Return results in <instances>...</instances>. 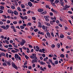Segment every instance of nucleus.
Listing matches in <instances>:
<instances>
[{
  "label": "nucleus",
  "instance_id": "obj_1",
  "mask_svg": "<svg viewBox=\"0 0 73 73\" xmlns=\"http://www.w3.org/2000/svg\"><path fill=\"white\" fill-rule=\"evenodd\" d=\"M15 59L17 60V61H19V60H20V61H21V57L19 56L18 54H15Z\"/></svg>",
  "mask_w": 73,
  "mask_h": 73
},
{
  "label": "nucleus",
  "instance_id": "obj_2",
  "mask_svg": "<svg viewBox=\"0 0 73 73\" xmlns=\"http://www.w3.org/2000/svg\"><path fill=\"white\" fill-rule=\"evenodd\" d=\"M11 65H12V66L13 68H15V69H18L17 66L15 64V63H14V62H12L11 63Z\"/></svg>",
  "mask_w": 73,
  "mask_h": 73
},
{
  "label": "nucleus",
  "instance_id": "obj_3",
  "mask_svg": "<svg viewBox=\"0 0 73 73\" xmlns=\"http://www.w3.org/2000/svg\"><path fill=\"white\" fill-rule=\"evenodd\" d=\"M37 61H38V60H37V58L36 57L34 60H32L31 62L32 63H33V64H34V62H38Z\"/></svg>",
  "mask_w": 73,
  "mask_h": 73
},
{
  "label": "nucleus",
  "instance_id": "obj_4",
  "mask_svg": "<svg viewBox=\"0 0 73 73\" xmlns=\"http://www.w3.org/2000/svg\"><path fill=\"white\" fill-rule=\"evenodd\" d=\"M69 7H70V6H68L66 5H65L64 8H63V9L65 10V11H68V8H69Z\"/></svg>",
  "mask_w": 73,
  "mask_h": 73
},
{
  "label": "nucleus",
  "instance_id": "obj_5",
  "mask_svg": "<svg viewBox=\"0 0 73 73\" xmlns=\"http://www.w3.org/2000/svg\"><path fill=\"white\" fill-rule=\"evenodd\" d=\"M44 17L46 21H49V20L48 18L50 17L49 16H48V15L47 16H44Z\"/></svg>",
  "mask_w": 73,
  "mask_h": 73
},
{
  "label": "nucleus",
  "instance_id": "obj_6",
  "mask_svg": "<svg viewBox=\"0 0 73 73\" xmlns=\"http://www.w3.org/2000/svg\"><path fill=\"white\" fill-rule=\"evenodd\" d=\"M25 40H22V42H21L20 43L21 45H22H22H23L24 44H25Z\"/></svg>",
  "mask_w": 73,
  "mask_h": 73
},
{
  "label": "nucleus",
  "instance_id": "obj_7",
  "mask_svg": "<svg viewBox=\"0 0 73 73\" xmlns=\"http://www.w3.org/2000/svg\"><path fill=\"white\" fill-rule=\"evenodd\" d=\"M8 12L9 13H11V14H13V11H11V10H8Z\"/></svg>",
  "mask_w": 73,
  "mask_h": 73
},
{
  "label": "nucleus",
  "instance_id": "obj_8",
  "mask_svg": "<svg viewBox=\"0 0 73 73\" xmlns=\"http://www.w3.org/2000/svg\"><path fill=\"white\" fill-rule=\"evenodd\" d=\"M38 27L39 28H41L42 27V25H41V23L39 22H38Z\"/></svg>",
  "mask_w": 73,
  "mask_h": 73
},
{
  "label": "nucleus",
  "instance_id": "obj_9",
  "mask_svg": "<svg viewBox=\"0 0 73 73\" xmlns=\"http://www.w3.org/2000/svg\"><path fill=\"white\" fill-rule=\"evenodd\" d=\"M28 4L29 5V6H30V7H32V6L33 5V4L32 3H31V2H28Z\"/></svg>",
  "mask_w": 73,
  "mask_h": 73
},
{
  "label": "nucleus",
  "instance_id": "obj_10",
  "mask_svg": "<svg viewBox=\"0 0 73 73\" xmlns=\"http://www.w3.org/2000/svg\"><path fill=\"white\" fill-rule=\"evenodd\" d=\"M13 13L15 15H19V13H18V12H17L16 10L14 11Z\"/></svg>",
  "mask_w": 73,
  "mask_h": 73
},
{
  "label": "nucleus",
  "instance_id": "obj_11",
  "mask_svg": "<svg viewBox=\"0 0 73 73\" xmlns=\"http://www.w3.org/2000/svg\"><path fill=\"white\" fill-rule=\"evenodd\" d=\"M46 35H47V37H49L50 38L51 37V36H50V33H46Z\"/></svg>",
  "mask_w": 73,
  "mask_h": 73
},
{
  "label": "nucleus",
  "instance_id": "obj_12",
  "mask_svg": "<svg viewBox=\"0 0 73 73\" xmlns=\"http://www.w3.org/2000/svg\"><path fill=\"white\" fill-rule=\"evenodd\" d=\"M38 11L39 12H42L44 10L42 9H38Z\"/></svg>",
  "mask_w": 73,
  "mask_h": 73
},
{
  "label": "nucleus",
  "instance_id": "obj_13",
  "mask_svg": "<svg viewBox=\"0 0 73 73\" xmlns=\"http://www.w3.org/2000/svg\"><path fill=\"white\" fill-rule=\"evenodd\" d=\"M51 11H52L53 12H54L55 13H57V11H56V10L53 9H51Z\"/></svg>",
  "mask_w": 73,
  "mask_h": 73
},
{
  "label": "nucleus",
  "instance_id": "obj_14",
  "mask_svg": "<svg viewBox=\"0 0 73 73\" xmlns=\"http://www.w3.org/2000/svg\"><path fill=\"white\" fill-rule=\"evenodd\" d=\"M44 24H45V25H47V26H50V23H49L45 22Z\"/></svg>",
  "mask_w": 73,
  "mask_h": 73
},
{
  "label": "nucleus",
  "instance_id": "obj_15",
  "mask_svg": "<svg viewBox=\"0 0 73 73\" xmlns=\"http://www.w3.org/2000/svg\"><path fill=\"white\" fill-rule=\"evenodd\" d=\"M5 30H7V29H8L9 28V25H6L5 26Z\"/></svg>",
  "mask_w": 73,
  "mask_h": 73
},
{
  "label": "nucleus",
  "instance_id": "obj_16",
  "mask_svg": "<svg viewBox=\"0 0 73 73\" xmlns=\"http://www.w3.org/2000/svg\"><path fill=\"white\" fill-rule=\"evenodd\" d=\"M32 55L33 56V57H34V58H36V54H33Z\"/></svg>",
  "mask_w": 73,
  "mask_h": 73
},
{
  "label": "nucleus",
  "instance_id": "obj_17",
  "mask_svg": "<svg viewBox=\"0 0 73 73\" xmlns=\"http://www.w3.org/2000/svg\"><path fill=\"white\" fill-rule=\"evenodd\" d=\"M59 1H60L58 0H55L54 3H56V4H58V3H59Z\"/></svg>",
  "mask_w": 73,
  "mask_h": 73
},
{
  "label": "nucleus",
  "instance_id": "obj_18",
  "mask_svg": "<svg viewBox=\"0 0 73 73\" xmlns=\"http://www.w3.org/2000/svg\"><path fill=\"white\" fill-rule=\"evenodd\" d=\"M40 64L41 65H45V63L43 62L42 61H41L40 62Z\"/></svg>",
  "mask_w": 73,
  "mask_h": 73
},
{
  "label": "nucleus",
  "instance_id": "obj_19",
  "mask_svg": "<svg viewBox=\"0 0 73 73\" xmlns=\"http://www.w3.org/2000/svg\"><path fill=\"white\" fill-rule=\"evenodd\" d=\"M17 9L20 12H21V8H20V7H18L17 8Z\"/></svg>",
  "mask_w": 73,
  "mask_h": 73
},
{
  "label": "nucleus",
  "instance_id": "obj_20",
  "mask_svg": "<svg viewBox=\"0 0 73 73\" xmlns=\"http://www.w3.org/2000/svg\"><path fill=\"white\" fill-rule=\"evenodd\" d=\"M0 9H2V10H4V7L3 6H1Z\"/></svg>",
  "mask_w": 73,
  "mask_h": 73
},
{
  "label": "nucleus",
  "instance_id": "obj_21",
  "mask_svg": "<svg viewBox=\"0 0 73 73\" xmlns=\"http://www.w3.org/2000/svg\"><path fill=\"white\" fill-rule=\"evenodd\" d=\"M1 56H4L5 57V53H1Z\"/></svg>",
  "mask_w": 73,
  "mask_h": 73
},
{
  "label": "nucleus",
  "instance_id": "obj_22",
  "mask_svg": "<svg viewBox=\"0 0 73 73\" xmlns=\"http://www.w3.org/2000/svg\"><path fill=\"white\" fill-rule=\"evenodd\" d=\"M42 13V14H43V15H45V14H46V13H47L46 12V11H44Z\"/></svg>",
  "mask_w": 73,
  "mask_h": 73
},
{
  "label": "nucleus",
  "instance_id": "obj_23",
  "mask_svg": "<svg viewBox=\"0 0 73 73\" xmlns=\"http://www.w3.org/2000/svg\"><path fill=\"white\" fill-rule=\"evenodd\" d=\"M65 56V55L63 54H62L60 55V57H62V58H64V57Z\"/></svg>",
  "mask_w": 73,
  "mask_h": 73
},
{
  "label": "nucleus",
  "instance_id": "obj_24",
  "mask_svg": "<svg viewBox=\"0 0 73 73\" xmlns=\"http://www.w3.org/2000/svg\"><path fill=\"white\" fill-rule=\"evenodd\" d=\"M57 46L58 47V48H59L60 46V44L59 43L57 44Z\"/></svg>",
  "mask_w": 73,
  "mask_h": 73
},
{
  "label": "nucleus",
  "instance_id": "obj_25",
  "mask_svg": "<svg viewBox=\"0 0 73 73\" xmlns=\"http://www.w3.org/2000/svg\"><path fill=\"white\" fill-rule=\"evenodd\" d=\"M48 57H47L45 58H44V59L43 60L44 61H46V60H48Z\"/></svg>",
  "mask_w": 73,
  "mask_h": 73
},
{
  "label": "nucleus",
  "instance_id": "obj_26",
  "mask_svg": "<svg viewBox=\"0 0 73 73\" xmlns=\"http://www.w3.org/2000/svg\"><path fill=\"white\" fill-rule=\"evenodd\" d=\"M1 27L2 28H3L4 29H5V27L4 26H1Z\"/></svg>",
  "mask_w": 73,
  "mask_h": 73
},
{
  "label": "nucleus",
  "instance_id": "obj_27",
  "mask_svg": "<svg viewBox=\"0 0 73 73\" xmlns=\"http://www.w3.org/2000/svg\"><path fill=\"white\" fill-rule=\"evenodd\" d=\"M64 37V35L62 34L60 35V38H63Z\"/></svg>",
  "mask_w": 73,
  "mask_h": 73
},
{
  "label": "nucleus",
  "instance_id": "obj_28",
  "mask_svg": "<svg viewBox=\"0 0 73 73\" xmlns=\"http://www.w3.org/2000/svg\"><path fill=\"white\" fill-rule=\"evenodd\" d=\"M24 28H25V27L23 26H20V28L21 29H24Z\"/></svg>",
  "mask_w": 73,
  "mask_h": 73
},
{
  "label": "nucleus",
  "instance_id": "obj_29",
  "mask_svg": "<svg viewBox=\"0 0 73 73\" xmlns=\"http://www.w3.org/2000/svg\"><path fill=\"white\" fill-rule=\"evenodd\" d=\"M21 7L22 8H25V6H24V5L23 4L21 5Z\"/></svg>",
  "mask_w": 73,
  "mask_h": 73
},
{
  "label": "nucleus",
  "instance_id": "obj_30",
  "mask_svg": "<svg viewBox=\"0 0 73 73\" xmlns=\"http://www.w3.org/2000/svg\"><path fill=\"white\" fill-rule=\"evenodd\" d=\"M11 49H13V48H8V50L9 51H10V50H11Z\"/></svg>",
  "mask_w": 73,
  "mask_h": 73
},
{
  "label": "nucleus",
  "instance_id": "obj_31",
  "mask_svg": "<svg viewBox=\"0 0 73 73\" xmlns=\"http://www.w3.org/2000/svg\"><path fill=\"white\" fill-rule=\"evenodd\" d=\"M40 69L41 70H43V71H45V70L43 68H42V67H41L40 68Z\"/></svg>",
  "mask_w": 73,
  "mask_h": 73
},
{
  "label": "nucleus",
  "instance_id": "obj_32",
  "mask_svg": "<svg viewBox=\"0 0 73 73\" xmlns=\"http://www.w3.org/2000/svg\"><path fill=\"white\" fill-rule=\"evenodd\" d=\"M13 24H17V21H15L13 22Z\"/></svg>",
  "mask_w": 73,
  "mask_h": 73
},
{
  "label": "nucleus",
  "instance_id": "obj_33",
  "mask_svg": "<svg viewBox=\"0 0 73 73\" xmlns=\"http://www.w3.org/2000/svg\"><path fill=\"white\" fill-rule=\"evenodd\" d=\"M58 61L57 60H55V64H58Z\"/></svg>",
  "mask_w": 73,
  "mask_h": 73
},
{
  "label": "nucleus",
  "instance_id": "obj_34",
  "mask_svg": "<svg viewBox=\"0 0 73 73\" xmlns=\"http://www.w3.org/2000/svg\"><path fill=\"white\" fill-rule=\"evenodd\" d=\"M34 32H38V29H34Z\"/></svg>",
  "mask_w": 73,
  "mask_h": 73
},
{
  "label": "nucleus",
  "instance_id": "obj_35",
  "mask_svg": "<svg viewBox=\"0 0 73 73\" xmlns=\"http://www.w3.org/2000/svg\"><path fill=\"white\" fill-rule=\"evenodd\" d=\"M7 64H8V65H9V66H10L11 65V63H10L9 62H7Z\"/></svg>",
  "mask_w": 73,
  "mask_h": 73
},
{
  "label": "nucleus",
  "instance_id": "obj_36",
  "mask_svg": "<svg viewBox=\"0 0 73 73\" xmlns=\"http://www.w3.org/2000/svg\"><path fill=\"white\" fill-rule=\"evenodd\" d=\"M67 38H68V39H69V40H72V38L71 37L69 36H68Z\"/></svg>",
  "mask_w": 73,
  "mask_h": 73
},
{
  "label": "nucleus",
  "instance_id": "obj_37",
  "mask_svg": "<svg viewBox=\"0 0 73 73\" xmlns=\"http://www.w3.org/2000/svg\"><path fill=\"white\" fill-rule=\"evenodd\" d=\"M11 8L13 9H15V7L14 6H11Z\"/></svg>",
  "mask_w": 73,
  "mask_h": 73
},
{
  "label": "nucleus",
  "instance_id": "obj_38",
  "mask_svg": "<svg viewBox=\"0 0 73 73\" xmlns=\"http://www.w3.org/2000/svg\"><path fill=\"white\" fill-rule=\"evenodd\" d=\"M42 28H43V29L44 30L45 29V26L44 25H43L42 26Z\"/></svg>",
  "mask_w": 73,
  "mask_h": 73
},
{
  "label": "nucleus",
  "instance_id": "obj_39",
  "mask_svg": "<svg viewBox=\"0 0 73 73\" xmlns=\"http://www.w3.org/2000/svg\"><path fill=\"white\" fill-rule=\"evenodd\" d=\"M14 2L15 3V4L16 5H18L17 2L16 1H14Z\"/></svg>",
  "mask_w": 73,
  "mask_h": 73
},
{
  "label": "nucleus",
  "instance_id": "obj_40",
  "mask_svg": "<svg viewBox=\"0 0 73 73\" xmlns=\"http://www.w3.org/2000/svg\"><path fill=\"white\" fill-rule=\"evenodd\" d=\"M11 28H12V29H15V28L13 26H11Z\"/></svg>",
  "mask_w": 73,
  "mask_h": 73
},
{
  "label": "nucleus",
  "instance_id": "obj_41",
  "mask_svg": "<svg viewBox=\"0 0 73 73\" xmlns=\"http://www.w3.org/2000/svg\"><path fill=\"white\" fill-rule=\"evenodd\" d=\"M5 42H6V43H7V44H9V41L7 40H5Z\"/></svg>",
  "mask_w": 73,
  "mask_h": 73
},
{
  "label": "nucleus",
  "instance_id": "obj_42",
  "mask_svg": "<svg viewBox=\"0 0 73 73\" xmlns=\"http://www.w3.org/2000/svg\"><path fill=\"white\" fill-rule=\"evenodd\" d=\"M0 4H1L2 5H3L5 4V3L4 2H1V3H0Z\"/></svg>",
  "mask_w": 73,
  "mask_h": 73
},
{
  "label": "nucleus",
  "instance_id": "obj_43",
  "mask_svg": "<svg viewBox=\"0 0 73 73\" xmlns=\"http://www.w3.org/2000/svg\"><path fill=\"white\" fill-rule=\"evenodd\" d=\"M24 19H25V20H27L28 19V17L27 16H25L24 17Z\"/></svg>",
  "mask_w": 73,
  "mask_h": 73
},
{
  "label": "nucleus",
  "instance_id": "obj_44",
  "mask_svg": "<svg viewBox=\"0 0 73 73\" xmlns=\"http://www.w3.org/2000/svg\"><path fill=\"white\" fill-rule=\"evenodd\" d=\"M10 23H11V21H10L8 20L7 21V24H9Z\"/></svg>",
  "mask_w": 73,
  "mask_h": 73
},
{
  "label": "nucleus",
  "instance_id": "obj_45",
  "mask_svg": "<svg viewBox=\"0 0 73 73\" xmlns=\"http://www.w3.org/2000/svg\"><path fill=\"white\" fill-rule=\"evenodd\" d=\"M25 57L26 58V59L29 58V57L27 56L26 55H25Z\"/></svg>",
  "mask_w": 73,
  "mask_h": 73
},
{
  "label": "nucleus",
  "instance_id": "obj_46",
  "mask_svg": "<svg viewBox=\"0 0 73 73\" xmlns=\"http://www.w3.org/2000/svg\"><path fill=\"white\" fill-rule=\"evenodd\" d=\"M51 47L52 48H54V47H55V46L54 44H52L51 46Z\"/></svg>",
  "mask_w": 73,
  "mask_h": 73
},
{
  "label": "nucleus",
  "instance_id": "obj_47",
  "mask_svg": "<svg viewBox=\"0 0 73 73\" xmlns=\"http://www.w3.org/2000/svg\"><path fill=\"white\" fill-rule=\"evenodd\" d=\"M29 46L30 48H33V46L30 44H29Z\"/></svg>",
  "mask_w": 73,
  "mask_h": 73
},
{
  "label": "nucleus",
  "instance_id": "obj_48",
  "mask_svg": "<svg viewBox=\"0 0 73 73\" xmlns=\"http://www.w3.org/2000/svg\"><path fill=\"white\" fill-rule=\"evenodd\" d=\"M52 23L53 22H52V21H51L50 22V24H51V25H53V23Z\"/></svg>",
  "mask_w": 73,
  "mask_h": 73
},
{
  "label": "nucleus",
  "instance_id": "obj_49",
  "mask_svg": "<svg viewBox=\"0 0 73 73\" xmlns=\"http://www.w3.org/2000/svg\"><path fill=\"white\" fill-rule=\"evenodd\" d=\"M1 20L2 21H3V22H5V21H6V22H7V20H4V19H2Z\"/></svg>",
  "mask_w": 73,
  "mask_h": 73
},
{
  "label": "nucleus",
  "instance_id": "obj_50",
  "mask_svg": "<svg viewBox=\"0 0 73 73\" xmlns=\"http://www.w3.org/2000/svg\"><path fill=\"white\" fill-rule=\"evenodd\" d=\"M22 48L24 50H26V49H27V48L26 47H22Z\"/></svg>",
  "mask_w": 73,
  "mask_h": 73
},
{
  "label": "nucleus",
  "instance_id": "obj_51",
  "mask_svg": "<svg viewBox=\"0 0 73 73\" xmlns=\"http://www.w3.org/2000/svg\"><path fill=\"white\" fill-rule=\"evenodd\" d=\"M23 12H26V9H24L22 10Z\"/></svg>",
  "mask_w": 73,
  "mask_h": 73
},
{
  "label": "nucleus",
  "instance_id": "obj_52",
  "mask_svg": "<svg viewBox=\"0 0 73 73\" xmlns=\"http://www.w3.org/2000/svg\"><path fill=\"white\" fill-rule=\"evenodd\" d=\"M3 12V11L1 10H0V13H2Z\"/></svg>",
  "mask_w": 73,
  "mask_h": 73
},
{
  "label": "nucleus",
  "instance_id": "obj_53",
  "mask_svg": "<svg viewBox=\"0 0 73 73\" xmlns=\"http://www.w3.org/2000/svg\"><path fill=\"white\" fill-rule=\"evenodd\" d=\"M0 24L1 25H3V22L2 21H0Z\"/></svg>",
  "mask_w": 73,
  "mask_h": 73
},
{
  "label": "nucleus",
  "instance_id": "obj_54",
  "mask_svg": "<svg viewBox=\"0 0 73 73\" xmlns=\"http://www.w3.org/2000/svg\"><path fill=\"white\" fill-rule=\"evenodd\" d=\"M60 20L61 21H62V19L61 18V17H60Z\"/></svg>",
  "mask_w": 73,
  "mask_h": 73
},
{
  "label": "nucleus",
  "instance_id": "obj_55",
  "mask_svg": "<svg viewBox=\"0 0 73 73\" xmlns=\"http://www.w3.org/2000/svg\"><path fill=\"white\" fill-rule=\"evenodd\" d=\"M68 13H70V14H72V11H68Z\"/></svg>",
  "mask_w": 73,
  "mask_h": 73
},
{
  "label": "nucleus",
  "instance_id": "obj_56",
  "mask_svg": "<svg viewBox=\"0 0 73 73\" xmlns=\"http://www.w3.org/2000/svg\"><path fill=\"white\" fill-rule=\"evenodd\" d=\"M13 31L14 32H16V29H15V28L13 29Z\"/></svg>",
  "mask_w": 73,
  "mask_h": 73
},
{
  "label": "nucleus",
  "instance_id": "obj_57",
  "mask_svg": "<svg viewBox=\"0 0 73 73\" xmlns=\"http://www.w3.org/2000/svg\"><path fill=\"white\" fill-rule=\"evenodd\" d=\"M28 25H29V26H30V25H32V24L31 23H28Z\"/></svg>",
  "mask_w": 73,
  "mask_h": 73
},
{
  "label": "nucleus",
  "instance_id": "obj_58",
  "mask_svg": "<svg viewBox=\"0 0 73 73\" xmlns=\"http://www.w3.org/2000/svg\"><path fill=\"white\" fill-rule=\"evenodd\" d=\"M32 18L34 20H36V18H35V17H32Z\"/></svg>",
  "mask_w": 73,
  "mask_h": 73
},
{
  "label": "nucleus",
  "instance_id": "obj_59",
  "mask_svg": "<svg viewBox=\"0 0 73 73\" xmlns=\"http://www.w3.org/2000/svg\"><path fill=\"white\" fill-rule=\"evenodd\" d=\"M42 55V56L43 57H45V54H43Z\"/></svg>",
  "mask_w": 73,
  "mask_h": 73
},
{
  "label": "nucleus",
  "instance_id": "obj_60",
  "mask_svg": "<svg viewBox=\"0 0 73 73\" xmlns=\"http://www.w3.org/2000/svg\"><path fill=\"white\" fill-rule=\"evenodd\" d=\"M36 49H40V48H39V47L37 46H36Z\"/></svg>",
  "mask_w": 73,
  "mask_h": 73
},
{
  "label": "nucleus",
  "instance_id": "obj_61",
  "mask_svg": "<svg viewBox=\"0 0 73 73\" xmlns=\"http://www.w3.org/2000/svg\"><path fill=\"white\" fill-rule=\"evenodd\" d=\"M50 15L51 16H53V13H50Z\"/></svg>",
  "mask_w": 73,
  "mask_h": 73
},
{
  "label": "nucleus",
  "instance_id": "obj_62",
  "mask_svg": "<svg viewBox=\"0 0 73 73\" xmlns=\"http://www.w3.org/2000/svg\"><path fill=\"white\" fill-rule=\"evenodd\" d=\"M31 11H29L27 12V14H29V13H31Z\"/></svg>",
  "mask_w": 73,
  "mask_h": 73
},
{
  "label": "nucleus",
  "instance_id": "obj_63",
  "mask_svg": "<svg viewBox=\"0 0 73 73\" xmlns=\"http://www.w3.org/2000/svg\"><path fill=\"white\" fill-rule=\"evenodd\" d=\"M28 68H29V69H32V67H31V66H29L28 67Z\"/></svg>",
  "mask_w": 73,
  "mask_h": 73
},
{
  "label": "nucleus",
  "instance_id": "obj_64",
  "mask_svg": "<svg viewBox=\"0 0 73 73\" xmlns=\"http://www.w3.org/2000/svg\"><path fill=\"white\" fill-rule=\"evenodd\" d=\"M48 67L49 68H51V66L50 65H48Z\"/></svg>",
  "mask_w": 73,
  "mask_h": 73
}]
</instances>
